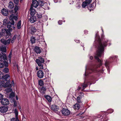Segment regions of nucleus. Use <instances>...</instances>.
<instances>
[{
	"label": "nucleus",
	"mask_w": 121,
	"mask_h": 121,
	"mask_svg": "<svg viewBox=\"0 0 121 121\" xmlns=\"http://www.w3.org/2000/svg\"><path fill=\"white\" fill-rule=\"evenodd\" d=\"M95 38L96 41L95 40L94 45L97 48L98 50L94 57L95 59L99 63V64L90 66L89 67L88 65H86L85 72L84 75L87 77L89 76L90 74L93 72H98L101 73L103 72L104 70L103 67L102 66V62L98 57H103L104 47L107 45L110 46L111 44L110 41L106 38H104L103 35H102V43L101 42L100 38L98 33L96 34Z\"/></svg>",
	"instance_id": "f257e3e1"
},
{
	"label": "nucleus",
	"mask_w": 121,
	"mask_h": 121,
	"mask_svg": "<svg viewBox=\"0 0 121 121\" xmlns=\"http://www.w3.org/2000/svg\"><path fill=\"white\" fill-rule=\"evenodd\" d=\"M117 57V56H112L109 57L108 59L105 61V65L109 73L110 71V64L112 62H117L118 59Z\"/></svg>",
	"instance_id": "f03ea898"
},
{
	"label": "nucleus",
	"mask_w": 121,
	"mask_h": 121,
	"mask_svg": "<svg viewBox=\"0 0 121 121\" xmlns=\"http://www.w3.org/2000/svg\"><path fill=\"white\" fill-rule=\"evenodd\" d=\"M89 82H87L86 79L85 80L84 82L83 83H81L78 86L77 90H80L82 91H84V89L88 86Z\"/></svg>",
	"instance_id": "7ed1b4c3"
},
{
	"label": "nucleus",
	"mask_w": 121,
	"mask_h": 121,
	"mask_svg": "<svg viewBox=\"0 0 121 121\" xmlns=\"http://www.w3.org/2000/svg\"><path fill=\"white\" fill-rule=\"evenodd\" d=\"M35 62L38 66L40 67L41 69H43V65L42 64L44 62V60L43 58L41 56L39 57L38 59H36Z\"/></svg>",
	"instance_id": "20e7f679"
},
{
	"label": "nucleus",
	"mask_w": 121,
	"mask_h": 121,
	"mask_svg": "<svg viewBox=\"0 0 121 121\" xmlns=\"http://www.w3.org/2000/svg\"><path fill=\"white\" fill-rule=\"evenodd\" d=\"M39 4L40 6V7L39 8L40 10V9H43L45 10L49 9V7L47 3L41 0L39 1Z\"/></svg>",
	"instance_id": "39448f33"
},
{
	"label": "nucleus",
	"mask_w": 121,
	"mask_h": 121,
	"mask_svg": "<svg viewBox=\"0 0 121 121\" xmlns=\"http://www.w3.org/2000/svg\"><path fill=\"white\" fill-rule=\"evenodd\" d=\"M6 35L7 37H9L11 35V33L9 29H3L2 32L0 33V37L3 35Z\"/></svg>",
	"instance_id": "423d86ee"
},
{
	"label": "nucleus",
	"mask_w": 121,
	"mask_h": 121,
	"mask_svg": "<svg viewBox=\"0 0 121 121\" xmlns=\"http://www.w3.org/2000/svg\"><path fill=\"white\" fill-rule=\"evenodd\" d=\"M11 87V85L10 83H9V82L5 83L4 81H0V87Z\"/></svg>",
	"instance_id": "0eeeda50"
},
{
	"label": "nucleus",
	"mask_w": 121,
	"mask_h": 121,
	"mask_svg": "<svg viewBox=\"0 0 121 121\" xmlns=\"http://www.w3.org/2000/svg\"><path fill=\"white\" fill-rule=\"evenodd\" d=\"M10 76L8 74H6L4 75L3 76L2 78L4 80V81L6 83L9 82L10 83Z\"/></svg>",
	"instance_id": "6e6552de"
},
{
	"label": "nucleus",
	"mask_w": 121,
	"mask_h": 121,
	"mask_svg": "<svg viewBox=\"0 0 121 121\" xmlns=\"http://www.w3.org/2000/svg\"><path fill=\"white\" fill-rule=\"evenodd\" d=\"M51 109L52 110H53L54 112L58 114L60 112V110L59 111L58 107L56 105H51L50 106Z\"/></svg>",
	"instance_id": "1a4fd4ad"
},
{
	"label": "nucleus",
	"mask_w": 121,
	"mask_h": 121,
	"mask_svg": "<svg viewBox=\"0 0 121 121\" xmlns=\"http://www.w3.org/2000/svg\"><path fill=\"white\" fill-rule=\"evenodd\" d=\"M9 19L12 21V25H14L15 24V22L13 20L14 19H15L16 20H17V18L16 16H14L13 14L11 15Z\"/></svg>",
	"instance_id": "9d476101"
},
{
	"label": "nucleus",
	"mask_w": 121,
	"mask_h": 121,
	"mask_svg": "<svg viewBox=\"0 0 121 121\" xmlns=\"http://www.w3.org/2000/svg\"><path fill=\"white\" fill-rule=\"evenodd\" d=\"M7 57L6 54L2 53L0 54V61H2L7 59Z\"/></svg>",
	"instance_id": "9b49d317"
},
{
	"label": "nucleus",
	"mask_w": 121,
	"mask_h": 121,
	"mask_svg": "<svg viewBox=\"0 0 121 121\" xmlns=\"http://www.w3.org/2000/svg\"><path fill=\"white\" fill-rule=\"evenodd\" d=\"M11 39H9L8 40L2 39L1 40V42L5 45H8L10 43Z\"/></svg>",
	"instance_id": "f8f14e48"
},
{
	"label": "nucleus",
	"mask_w": 121,
	"mask_h": 121,
	"mask_svg": "<svg viewBox=\"0 0 121 121\" xmlns=\"http://www.w3.org/2000/svg\"><path fill=\"white\" fill-rule=\"evenodd\" d=\"M37 75L39 78H43L44 76V73L43 71L42 70H39L37 72Z\"/></svg>",
	"instance_id": "ddd939ff"
},
{
	"label": "nucleus",
	"mask_w": 121,
	"mask_h": 121,
	"mask_svg": "<svg viewBox=\"0 0 121 121\" xmlns=\"http://www.w3.org/2000/svg\"><path fill=\"white\" fill-rule=\"evenodd\" d=\"M62 114L65 116L69 115L70 114V111L68 109H63L62 111Z\"/></svg>",
	"instance_id": "4468645a"
},
{
	"label": "nucleus",
	"mask_w": 121,
	"mask_h": 121,
	"mask_svg": "<svg viewBox=\"0 0 121 121\" xmlns=\"http://www.w3.org/2000/svg\"><path fill=\"white\" fill-rule=\"evenodd\" d=\"M1 104L4 105H7L9 103V100L7 99H3L1 101Z\"/></svg>",
	"instance_id": "2eb2a0df"
},
{
	"label": "nucleus",
	"mask_w": 121,
	"mask_h": 121,
	"mask_svg": "<svg viewBox=\"0 0 121 121\" xmlns=\"http://www.w3.org/2000/svg\"><path fill=\"white\" fill-rule=\"evenodd\" d=\"M103 118V117L102 116L99 115L94 118L92 121H102V120H103V119H102Z\"/></svg>",
	"instance_id": "dca6fc26"
},
{
	"label": "nucleus",
	"mask_w": 121,
	"mask_h": 121,
	"mask_svg": "<svg viewBox=\"0 0 121 121\" xmlns=\"http://www.w3.org/2000/svg\"><path fill=\"white\" fill-rule=\"evenodd\" d=\"M39 5V2H38L36 0H35L33 1L31 7H33L35 8H36L38 7Z\"/></svg>",
	"instance_id": "f3484780"
},
{
	"label": "nucleus",
	"mask_w": 121,
	"mask_h": 121,
	"mask_svg": "<svg viewBox=\"0 0 121 121\" xmlns=\"http://www.w3.org/2000/svg\"><path fill=\"white\" fill-rule=\"evenodd\" d=\"M37 20L36 17L34 16H31L29 19V21L31 23L35 22Z\"/></svg>",
	"instance_id": "a211bd4d"
},
{
	"label": "nucleus",
	"mask_w": 121,
	"mask_h": 121,
	"mask_svg": "<svg viewBox=\"0 0 121 121\" xmlns=\"http://www.w3.org/2000/svg\"><path fill=\"white\" fill-rule=\"evenodd\" d=\"M8 110V108L5 106L1 107L0 108V111L2 113H5Z\"/></svg>",
	"instance_id": "6ab92c4d"
},
{
	"label": "nucleus",
	"mask_w": 121,
	"mask_h": 121,
	"mask_svg": "<svg viewBox=\"0 0 121 121\" xmlns=\"http://www.w3.org/2000/svg\"><path fill=\"white\" fill-rule=\"evenodd\" d=\"M46 88L45 87L42 86L40 88L39 90L41 94L43 95L44 94L46 91Z\"/></svg>",
	"instance_id": "aec40b11"
},
{
	"label": "nucleus",
	"mask_w": 121,
	"mask_h": 121,
	"mask_svg": "<svg viewBox=\"0 0 121 121\" xmlns=\"http://www.w3.org/2000/svg\"><path fill=\"white\" fill-rule=\"evenodd\" d=\"M0 51L2 52H6V47L3 45L0 46Z\"/></svg>",
	"instance_id": "412c9836"
},
{
	"label": "nucleus",
	"mask_w": 121,
	"mask_h": 121,
	"mask_svg": "<svg viewBox=\"0 0 121 121\" xmlns=\"http://www.w3.org/2000/svg\"><path fill=\"white\" fill-rule=\"evenodd\" d=\"M80 107V104L78 103H76L73 105V108L74 110H78Z\"/></svg>",
	"instance_id": "4be33fe9"
},
{
	"label": "nucleus",
	"mask_w": 121,
	"mask_h": 121,
	"mask_svg": "<svg viewBox=\"0 0 121 121\" xmlns=\"http://www.w3.org/2000/svg\"><path fill=\"white\" fill-rule=\"evenodd\" d=\"M30 13L31 16H34L36 13V11L35 9L33 8V7H31L30 9Z\"/></svg>",
	"instance_id": "5701e85b"
},
{
	"label": "nucleus",
	"mask_w": 121,
	"mask_h": 121,
	"mask_svg": "<svg viewBox=\"0 0 121 121\" xmlns=\"http://www.w3.org/2000/svg\"><path fill=\"white\" fill-rule=\"evenodd\" d=\"M34 50L35 52L37 54L40 53L41 52L40 48L37 46H36L35 47Z\"/></svg>",
	"instance_id": "b1692460"
},
{
	"label": "nucleus",
	"mask_w": 121,
	"mask_h": 121,
	"mask_svg": "<svg viewBox=\"0 0 121 121\" xmlns=\"http://www.w3.org/2000/svg\"><path fill=\"white\" fill-rule=\"evenodd\" d=\"M1 13L4 16H6L8 15V11L6 9H3L1 10Z\"/></svg>",
	"instance_id": "393cba45"
},
{
	"label": "nucleus",
	"mask_w": 121,
	"mask_h": 121,
	"mask_svg": "<svg viewBox=\"0 0 121 121\" xmlns=\"http://www.w3.org/2000/svg\"><path fill=\"white\" fill-rule=\"evenodd\" d=\"M7 27L8 28H9L11 27H12L11 29L12 28H15L14 26V25H12V23H11L10 22H8L7 24Z\"/></svg>",
	"instance_id": "a878e982"
},
{
	"label": "nucleus",
	"mask_w": 121,
	"mask_h": 121,
	"mask_svg": "<svg viewBox=\"0 0 121 121\" xmlns=\"http://www.w3.org/2000/svg\"><path fill=\"white\" fill-rule=\"evenodd\" d=\"M44 97L47 99L49 102H51L52 100V98L48 95H45Z\"/></svg>",
	"instance_id": "bb28decb"
},
{
	"label": "nucleus",
	"mask_w": 121,
	"mask_h": 121,
	"mask_svg": "<svg viewBox=\"0 0 121 121\" xmlns=\"http://www.w3.org/2000/svg\"><path fill=\"white\" fill-rule=\"evenodd\" d=\"M8 7L10 9L13 8L14 7V4L11 1L9 3Z\"/></svg>",
	"instance_id": "cd10ccee"
},
{
	"label": "nucleus",
	"mask_w": 121,
	"mask_h": 121,
	"mask_svg": "<svg viewBox=\"0 0 121 121\" xmlns=\"http://www.w3.org/2000/svg\"><path fill=\"white\" fill-rule=\"evenodd\" d=\"M15 96L14 93L13 92H11L9 96V98L10 99H12Z\"/></svg>",
	"instance_id": "c85d7f7f"
},
{
	"label": "nucleus",
	"mask_w": 121,
	"mask_h": 121,
	"mask_svg": "<svg viewBox=\"0 0 121 121\" xmlns=\"http://www.w3.org/2000/svg\"><path fill=\"white\" fill-rule=\"evenodd\" d=\"M36 28L33 27H31L30 29V31L32 33H34L36 31Z\"/></svg>",
	"instance_id": "c756f323"
},
{
	"label": "nucleus",
	"mask_w": 121,
	"mask_h": 121,
	"mask_svg": "<svg viewBox=\"0 0 121 121\" xmlns=\"http://www.w3.org/2000/svg\"><path fill=\"white\" fill-rule=\"evenodd\" d=\"M21 21H19L17 24V27L18 29H20L21 28Z\"/></svg>",
	"instance_id": "7c9ffc66"
},
{
	"label": "nucleus",
	"mask_w": 121,
	"mask_h": 121,
	"mask_svg": "<svg viewBox=\"0 0 121 121\" xmlns=\"http://www.w3.org/2000/svg\"><path fill=\"white\" fill-rule=\"evenodd\" d=\"M17 37V35H15L13 37L11 40V42L12 43H13L15 41V39H16Z\"/></svg>",
	"instance_id": "2f4dec72"
},
{
	"label": "nucleus",
	"mask_w": 121,
	"mask_h": 121,
	"mask_svg": "<svg viewBox=\"0 0 121 121\" xmlns=\"http://www.w3.org/2000/svg\"><path fill=\"white\" fill-rule=\"evenodd\" d=\"M39 84L40 86H42L44 84V82L42 79H40L39 81Z\"/></svg>",
	"instance_id": "473e14b6"
},
{
	"label": "nucleus",
	"mask_w": 121,
	"mask_h": 121,
	"mask_svg": "<svg viewBox=\"0 0 121 121\" xmlns=\"http://www.w3.org/2000/svg\"><path fill=\"white\" fill-rule=\"evenodd\" d=\"M87 3L86 2H83L82 4V7L83 8H85L86 7L87 5Z\"/></svg>",
	"instance_id": "72a5a7b5"
},
{
	"label": "nucleus",
	"mask_w": 121,
	"mask_h": 121,
	"mask_svg": "<svg viewBox=\"0 0 121 121\" xmlns=\"http://www.w3.org/2000/svg\"><path fill=\"white\" fill-rule=\"evenodd\" d=\"M82 96H81L80 95H79L77 97V101L78 103H80L81 102V99L82 98Z\"/></svg>",
	"instance_id": "f704fd0d"
},
{
	"label": "nucleus",
	"mask_w": 121,
	"mask_h": 121,
	"mask_svg": "<svg viewBox=\"0 0 121 121\" xmlns=\"http://www.w3.org/2000/svg\"><path fill=\"white\" fill-rule=\"evenodd\" d=\"M30 41L33 44L35 43V38L33 37H31L30 39Z\"/></svg>",
	"instance_id": "c9c22d12"
},
{
	"label": "nucleus",
	"mask_w": 121,
	"mask_h": 121,
	"mask_svg": "<svg viewBox=\"0 0 121 121\" xmlns=\"http://www.w3.org/2000/svg\"><path fill=\"white\" fill-rule=\"evenodd\" d=\"M19 9L18 8V7L16 5L14 7V10L15 11V13L16 14H18V13L17 12V11Z\"/></svg>",
	"instance_id": "e433bc0d"
},
{
	"label": "nucleus",
	"mask_w": 121,
	"mask_h": 121,
	"mask_svg": "<svg viewBox=\"0 0 121 121\" xmlns=\"http://www.w3.org/2000/svg\"><path fill=\"white\" fill-rule=\"evenodd\" d=\"M10 121H19L18 118H13L10 120Z\"/></svg>",
	"instance_id": "4c0bfd02"
},
{
	"label": "nucleus",
	"mask_w": 121,
	"mask_h": 121,
	"mask_svg": "<svg viewBox=\"0 0 121 121\" xmlns=\"http://www.w3.org/2000/svg\"><path fill=\"white\" fill-rule=\"evenodd\" d=\"M9 71V69L8 68H5L3 70V72L5 73H7Z\"/></svg>",
	"instance_id": "58836bf2"
},
{
	"label": "nucleus",
	"mask_w": 121,
	"mask_h": 121,
	"mask_svg": "<svg viewBox=\"0 0 121 121\" xmlns=\"http://www.w3.org/2000/svg\"><path fill=\"white\" fill-rule=\"evenodd\" d=\"M14 112L15 115V118H18V112L17 109H15L14 110Z\"/></svg>",
	"instance_id": "ea45409f"
},
{
	"label": "nucleus",
	"mask_w": 121,
	"mask_h": 121,
	"mask_svg": "<svg viewBox=\"0 0 121 121\" xmlns=\"http://www.w3.org/2000/svg\"><path fill=\"white\" fill-rule=\"evenodd\" d=\"M9 88H8L6 89L5 90L6 91V92H11L12 91V89L11 88H10L11 87H9Z\"/></svg>",
	"instance_id": "a19ab883"
},
{
	"label": "nucleus",
	"mask_w": 121,
	"mask_h": 121,
	"mask_svg": "<svg viewBox=\"0 0 121 121\" xmlns=\"http://www.w3.org/2000/svg\"><path fill=\"white\" fill-rule=\"evenodd\" d=\"M8 22L7 20L6 19H4L3 21V24L4 25H7V24Z\"/></svg>",
	"instance_id": "79ce46f5"
},
{
	"label": "nucleus",
	"mask_w": 121,
	"mask_h": 121,
	"mask_svg": "<svg viewBox=\"0 0 121 121\" xmlns=\"http://www.w3.org/2000/svg\"><path fill=\"white\" fill-rule=\"evenodd\" d=\"M44 41V39L43 37L42 36L39 37V41H44L45 42V41Z\"/></svg>",
	"instance_id": "37998d69"
},
{
	"label": "nucleus",
	"mask_w": 121,
	"mask_h": 121,
	"mask_svg": "<svg viewBox=\"0 0 121 121\" xmlns=\"http://www.w3.org/2000/svg\"><path fill=\"white\" fill-rule=\"evenodd\" d=\"M102 119H103V120H102V121H106L108 119V118L107 117H103Z\"/></svg>",
	"instance_id": "c03bdc74"
},
{
	"label": "nucleus",
	"mask_w": 121,
	"mask_h": 121,
	"mask_svg": "<svg viewBox=\"0 0 121 121\" xmlns=\"http://www.w3.org/2000/svg\"><path fill=\"white\" fill-rule=\"evenodd\" d=\"M108 112L109 113H111L113 112L114 111L113 109H110L108 110Z\"/></svg>",
	"instance_id": "a18cd8bd"
},
{
	"label": "nucleus",
	"mask_w": 121,
	"mask_h": 121,
	"mask_svg": "<svg viewBox=\"0 0 121 121\" xmlns=\"http://www.w3.org/2000/svg\"><path fill=\"white\" fill-rule=\"evenodd\" d=\"M37 17L38 18H40L42 17V14L38 13L37 14Z\"/></svg>",
	"instance_id": "49530a36"
},
{
	"label": "nucleus",
	"mask_w": 121,
	"mask_h": 121,
	"mask_svg": "<svg viewBox=\"0 0 121 121\" xmlns=\"http://www.w3.org/2000/svg\"><path fill=\"white\" fill-rule=\"evenodd\" d=\"M4 66V64L3 63H0V68H3Z\"/></svg>",
	"instance_id": "de8ad7c7"
},
{
	"label": "nucleus",
	"mask_w": 121,
	"mask_h": 121,
	"mask_svg": "<svg viewBox=\"0 0 121 121\" xmlns=\"http://www.w3.org/2000/svg\"><path fill=\"white\" fill-rule=\"evenodd\" d=\"M92 0H86V2L88 4H90Z\"/></svg>",
	"instance_id": "09e8293b"
},
{
	"label": "nucleus",
	"mask_w": 121,
	"mask_h": 121,
	"mask_svg": "<svg viewBox=\"0 0 121 121\" xmlns=\"http://www.w3.org/2000/svg\"><path fill=\"white\" fill-rule=\"evenodd\" d=\"M3 96L1 94H0V100H2L3 98Z\"/></svg>",
	"instance_id": "8fccbe9b"
},
{
	"label": "nucleus",
	"mask_w": 121,
	"mask_h": 121,
	"mask_svg": "<svg viewBox=\"0 0 121 121\" xmlns=\"http://www.w3.org/2000/svg\"><path fill=\"white\" fill-rule=\"evenodd\" d=\"M14 2L15 3L17 4H18V0H14Z\"/></svg>",
	"instance_id": "3c124183"
},
{
	"label": "nucleus",
	"mask_w": 121,
	"mask_h": 121,
	"mask_svg": "<svg viewBox=\"0 0 121 121\" xmlns=\"http://www.w3.org/2000/svg\"><path fill=\"white\" fill-rule=\"evenodd\" d=\"M88 56L89 57V58L91 60H92L93 59V57L92 56H90V55H89Z\"/></svg>",
	"instance_id": "603ef678"
},
{
	"label": "nucleus",
	"mask_w": 121,
	"mask_h": 121,
	"mask_svg": "<svg viewBox=\"0 0 121 121\" xmlns=\"http://www.w3.org/2000/svg\"><path fill=\"white\" fill-rule=\"evenodd\" d=\"M58 23L59 24L61 25L62 24V21L59 20L58 21Z\"/></svg>",
	"instance_id": "864d4df0"
},
{
	"label": "nucleus",
	"mask_w": 121,
	"mask_h": 121,
	"mask_svg": "<svg viewBox=\"0 0 121 121\" xmlns=\"http://www.w3.org/2000/svg\"><path fill=\"white\" fill-rule=\"evenodd\" d=\"M3 77V75L2 72L0 71V79H1Z\"/></svg>",
	"instance_id": "5fc2aeb1"
},
{
	"label": "nucleus",
	"mask_w": 121,
	"mask_h": 121,
	"mask_svg": "<svg viewBox=\"0 0 121 121\" xmlns=\"http://www.w3.org/2000/svg\"><path fill=\"white\" fill-rule=\"evenodd\" d=\"M13 106L15 107L17 106V102L16 101H14V102Z\"/></svg>",
	"instance_id": "6e6d98bb"
},
{
	"label": "nucleus",
	"mask_w": 121,
	"mask_h": 121,
	"mask_svg": "<svg viewBox=\"0 0 121 121\" xmlns=\"http://www.w3.org/2000/svg\"><path fill=\"white\" fill-rule=\"evenodd\" d=\"M81 5L79 4L77 6V8L78 9H79L81 7Z\"/></svg>",
	"instance_id": "4d7b16f0"
},
{
	"label": "nucleus",
	"mask_w": 121,
	"mask_h": 121,
	"mask_svg": "<svg viewBox=\"0 0 121 121\" xmlns=\"http://www.w3.org/2000/svg\"><path fill=\"white\" fill-rule=\"evenodd\" d=\"M84 95V93L82 92H80L79 95H80L81 96H82V95Z\"/></svg>",
	"instance_id": "13d9d810"
},
{
	"label": "nucleus",
	"mask_w": 121,
	"mask_h": 121,
	"mask_svg": "<svg viewBox=\"0 0 121 121\" xmlns=\"http://www.w3.org/2000/svg\"><path fill=\"white\" fill-rule=\"evenodd\" d=\"M88 31L86 30H85L84 31V33L85 34H87L88 33Z\"/></svg>",
	"instance_id": "bf43d9fd"
},
{
	"label": "nucleus",
	"mask_w": 121,
	"mask_h": 121,
	"mask_svg": "<svg viewBox=\"0 0 121 121\" xmlns=\"http://www.w3.org/2000/svg\"><path fill=\"white\" fill-rule=\"evenodd\" d=\"M12 54V53L11 52H10V54H9V58L10 59L11 57V55Z\"/></svg>",
	"instance_id": "052dcab7"
},
{
	"label": "nucleus",
	"mask_w": 121,
	"mask_h": 121,
	"mask_svg": "<svg viewBox=\"0 0 121 121\" xmlns=\"http://www.w3.org/2000/svg\"><path fill=\"white\" fill-rule=\"evenodd\" d=\"M75 41L77 43H79V40H77V39H75Z\"/></svg>",
	"instance_id": "680f3d73"
},
{
	"label": "nucleus",
	"mask_w": 121,
	"mask_h": 121,
	"mask_svg": "<svg viewBox=\"0 0 121 121\" xmlns=\"http://www.w3.org/2000/svg\"><path fill=\"white\" fill-rule=\"evenodd\" d=\"M12 85L13 86H14V82H13V81H12Z\"/></svg>",
	"instance_id": "e2e57ef3"
},
{
	"label": "nucleus",
	"mask_w": 121,
	"mask_h": 121,
	"mask_svg": "<svg viewBox=\"0 0 121 121\" xmlns=\"http://www.w3.org/2000/svg\"><path fill=\"white\" fill-rule=\"evenodd\" d=\"M54 1L55 3H56L58 2V0H54Z\"/></svg>",
	"instance_id": "0e129e2a"
},
{
	"label": "nucleus",
	"mask_w": 121,
	"mask_h": 121,
	"mask_svg": "<svg viewBox=\"0 0 121 121\" xmlns=\"http://www.w3.org/2000/svg\"><path fill=\"white\" fill-rule=\"evenodd\" d=\"M83 112H82L81 113H79V114H78V115H82V114H83Z\"/></svg>",
	"instance_id": "69168bd1"
},
{
	"label": "nucleus",
	"mask_w": 121,
	"mask_h": 121,
	"mask_svg": "<svg viewBox=\"0 0 121 121\" xmlns=\"http://www.w3.org/2000/svg\"><path fill=\"white\" fill-rule=\"evenodd\" d=\"M19 110H21V107L20 106L19 107Z\"/></svg>",
	"instance_id": "338daca9"
},
{
	"label": "nucleus",
	"mask_w": 121,
	"mask_h": 121,
	"mask_svg": "<svg viewBox=\"0 0 121 121\" xmlns=\"http://www.w3.org/2000/svg\"><path fill=\"white\" fill-rule=\"evenodd\" d=\"M16 100H17L18 99V98L17 97V96L16 97Z\"/></svg>",
	"instance_id": "774afa93"
}]
</instances>
